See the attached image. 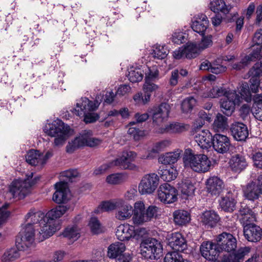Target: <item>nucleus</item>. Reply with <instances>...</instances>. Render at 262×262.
Returning <instances> with one entry per match:
<instances>
[{
  "label": "nucleus",
  "instance_id": "1",
  "mask_svg": "<svg viewBox=\"0 0 262 262\" xmlns=\"http://www.w3.org/2000/svg\"><path fill=\"white\" fill-rule=\"evenodd\" d=\"M25 220L29 222L23 226L16 238L17 246L20 249L30 248L34 243L35 228L46 222V215L41 211L31 208L25 215Z\"/></svg>",
  "mask_w": 262,
  "mask_h": 262
},
{
  "label": "nucleus",
  "instance_id": "2",
  "mask_svg": "<svg viewBox=\"0 0 262 262\" xmlns=\"http://www.w3.org/2000/svg\"><path fill=\"white\" fill-rule=\"evenodd\" d=\"M39 180L38 177L33 178V173L27 176L24 180H16L13 181L9 187L7 195L9 198H18V199L25 198L31 191V188Z\"/></svg>",
  "mask_w": 262,
  "mask_h": 262
},
{
  "label": "nucleus",
  "instance_id": "3",
  "mask_svg": "<svg viewBox=\"0 0 262 262\" xmlns=\"http://www.w3.org/2000/svg\"><path fill=\"white\" fill-rule=\"evenodd\" d=\"M97 102H93L86 97H82L76 103V107L72 111V113L80 117H83L86 123L95 122L98 119L99 115L94 113L98 107Z\"/></svg>",
  "mask_w": 262,
  "mask_h": 262
},
{
  "label": "nucleus",
  "instance_id": "4",
  "mask_svg": "<svg viewBox=\"0 0 262 262\" xmlns=\"http://www.w3.org/2000/svg\"><path fill=\"white\" fill-rule=\"evenodd\" d=\"M43 130L49 136L55 137L54 145L59 147L64 144L70 132V127L62 121L58 120L46 125Z\"/></svg>",
  "mask_w": 262,
  "mask_h": 262
},
{
  "label": "nucleus",
  "instance_id": "5",
  "mask_svg": "<svg viewBox=\"0 0 262 262\" xmlns=\"http://www.w3.org/2000/svg\"><path fill=\"white\" fill-rule=\"evenodd\" d=\"M183 160L185 167H189L198 173L209 171L212 165L210 159L204 154H186Z\"/></svg>",
  "mask_w": 262,
  "mask_h": 262
},
{
  "label": "nucleus",
  "instance_id": "6",
  "mask_svg": "<svg viewBox=\"0 0 262 262\" xmlns=\"http://www.w3.org/2000/svg\"><path fill=\"white\" fill-rule=\"evenodd\" d=\"M141 254L146 259L159 258L163 253V247L160 241L156 238L145 239L140 246Z\"/></svg>",
  "mask_w": 262,
  "mask_h": 262
},
{
  "label": "nucleus",
  "instance_id": "7",
  "mask_svg": "<svg viewBox=\"0 0 262 262\" xmlns=\"http://www.w3.org/2000/svg\"><path fill=\"white\" fill-rule=\"evenodd\" d=\"M159 183V177L155 173L145 174L139 184L138 190L142 195L152 193L157 189Z\"/></svg>",
  "mask_w": 262,
  "mask_h": 262
},
{
  "label": "nucleus",
  "instance_id": "8",
  "mask_svg": "<svg viewBox=\"0 0 262 262\" xmlns=\"http://www.w3.org/2000/svg\"><path fill=\"white\" fill-rule=\"evenodd\" d=\"M241 102L240 96L235 91L229 92L220 101L221 110L223 114L230 116L234 112L235 105H238Z\"/></svg>",
  "mask_w": 262,
  "mask_h": 262
},
{
  "label": "nucleus",
  "instance_id": "9",
  "mask_svg": "<svg viewBox=\"0 0 262 262\" xmlns=\"http://www.w3.org/2000/svg\"><path fill=\"white\" fill-rule=\"evenodd\" d=\"M137 157V154L132 151H124L121 156L111 161L114 166H118L120 169L135 170L137 166L132 162Z\"/></svg>",
  "mask_w": 262,
  "mask_h": 262
},
{
  "label": "nucleus",
  "instance_id": "10",
  "mask_svg": "<svg viewBox=\"0 0 262 262\" xmlns=\"http://www.w3.org/2000/svg\"><path fill=\"white\" fill-rule=\"evenodd\" d=\"M248 74L251 77L250 80L251 92L256 93L259 88L262 90V62L256 63L249 71Z\"/></svg>",
  "mask_w": 262,
  "mask_h": 262
},
{
  "label": "nucleus",
  "instance_id": "11",
  "mask_svg": "<svg viewBox=\"0 0 262 262\" xmlns=\"http://www.w3.org/2000/svg\"><path fill=\"white\" fill-rule=\"evenodd\" d=\"M60 228L59 221H52V220H46V222L41 224L40 230L35 237L39 242L48 238Z\"/></svg>",
  "mask_w": 262,
  "mask_h": 262
},
{
  "label": "nucleus",
  "instance_id": "12",
  "mask_svg": "<svg viewBox=\"0 0 262 262\" xmlns=\"http://www.w3.org/2000/svg\"><path fill=\"white\" fill-rule=\"evenodd\" d=\"M158 192V199L164 204H171L177 201V190L168 183L161 185Z\"/></svg>",
  "mask_w": 262,
  "mask_h": 262
},
{
  "label": "nucleus",
  "instance_id": "13",
  "mask_svg": "<svg viewBox=\"0 0 262 262\" xmlns=\"http://www.w3.org/2000/svg\"><path fill=\"white\" fill-rule=\"evenodd\" d=\"M218 248L221 252L225 251L230 252L234 251L236 248V238L230 233L223 232L216 237Z\"/></svg>",
  "mask_w": 262,
  "mask_h": 262
},
{
  "label": "nucleus",
  "instance_id": "14",
  "mask_svg": "<svg viewBox=\"0 0 262 262\" xmlns=\"http://www.w3.org/2000/svg\"><path fill=\"white\" fill-rule=\"evenodd\" d=\"M144 228L135 230V227L128 224H121L117 229L116 235L117 238L121 241H128L135 237L139 232L144 231Z\"/></svg>",
  "mask_w": 262,
  "mask_h": 262
},
{
  "label": "nucleus",
  "instance_id": "15",
  "mask_svg": "<svg viewBox=\"0 0 262 262\" xmlns=\"http://www.w3.org/2000/svg\"><path fill=\"white\" fill-rule=\"evenodd\" d=\"M54 187L56 191L53 195V201L57 204L67 203L70 199V192L67 182H57Z\"/></svg>",
  "mask_w": 262,
  "mask_h": 262
},
{
  "label": "nucleus",
  "instance_id": "16",
  "mask_svg": "<svg viewBox=\"0 0 262 262\" xmlns=\"http://www.w3.org/2000/svg\"><path fill=\"white\" fill-rule=\"evenodd\" d=\"M200 251L202 255L209 261L217 260L221 252L217 244L215 245L211 242L203 243L200 247Z\"/></svg>",
  "mask_w": 262,
  "mask_h": 262
},
{
  "label": "nucleus",
  "instance_id": "17",
  "mask_svg": "<svg viewBox=\"0 0 262 262\" xmlns=\"http://www.w3.org/2000/svg\"><path fill=\"white\" fill-rule=\"evenodd\" d=\"M230 145V141L227 136L220 134H216L213 136L212 146L217 152H227L229 150Z\"/></svg>",
  "mask_w": 262,
  "mask_h": 262
},
{
  "label": "nucleus",
  "instance_id": "18",
  "mask_svg": "<svg viewBox=\"0 0 262 262\" xmlns=\"http://www.w3.org/2000/svg\"><path fill=\"white\" fill-rule=\"evenodd\" d=\"M132 220L135 225H142L148 220L145 213V205L143 201H137L134 204Z\"/></svg>",
  "mask_w": 262,
  "mask_h": 262
},
{
  "label": "nucleus",
  "instance_id": "19",
  "mask_svg": "<svg viewBox=\"0 0 262 262\" xmlns=\"http://www.w3.org/2000/svg\"><path fill=\"white\" fill-rule=\"evenodd\" d=\"M170 110L169 105L166 103H162L158 106L154 107L152 111L153 122L160 124L168 118Z\"/></svg>",
  "mask_w": 262,
  "mask_h": 262
},
{
  "label": "nucleus",
  "instance_id": "20",
  "mask_svg": "<svg viewBox=\"0 0 262 262\" xmlns=\"http://www.w3.org/2000/svg\"><path fill=\"white\" fill-rule=\"evenodd\" d=\"M232 136L238 141H245L249 136L247 126L243 123L236 122L233 123L230 127Z\"/></svg>",
  "mask_w": 262,
  "mask_h": 262
},
{
  "label": "nucleus",
  "instance_id": "21",
  "mask_svg": "<svg viewBox=\"0 0 262 262\" xmlns=\"http://www.w3.org/2000/svg\"><path fill=\"white\" fill-rule=\"evenodd\" d=\"M168 245L176 252H182L187 248L186 241L181 233L174 232L168 238Z\"/></svg>",
  "mask_w": 262,
  "mask_h": 262
},
{
  "label": "nucleus",
  "instance_id": "22",
  "mask_svg": "<svg viewBox=\"0 0 262 262\" xmlns=\"http://www.w3.org/2000/svg\"><path fill=\"white\" fill-rule=\"evenodd\" d=\"M194 139L203 149L207 150L212 146L213 136L209 130L204 129L197 133Z\"/></svg>",
  "mask_w": 262,
  "mask_h": 262
},
{
  "label": "nucleus",
  "instance_id": "23",
  "mask_svg": "<svg viewBox=\"0 0 262 262\" xmlns=\"http://www.w3.org/2000/svg\"><path fill=\"white\" fill-rule=\"evenodd\" d=\"M229 166L232 172L239 173L248 166L245 157L240 154L233 156L229 161Z\"/></svg>",
  "mask_w": 262,
  "mask_h": 262
},
{
  "label": "nucleus",
  "instance_id": "24",
  "mask_svg": "<svg viewBox=\"0 0 262 262\" xmlns=\"http://www.w3.org/2000/svg\"><path fill=\"white\" fill-rule=\"evenodd\" d=\"M206 188L211 195H219L224 188V184L222 180L215 176L208 178L206 182Z\"/></svg>",
  "mask_w": 262,
  "mask_h": 262
},
{
  "label": "nucleus",
  "instance_id": "25",
  "mask_svg": "<svg viewBox=\"0 0 262 262\" xmlns=\"http://www.w3.org/2000/svg\"><path fill=\"white\" fill-rule=\"evenodd\" d=\"M245 238L249 242H256L259 241L262 235V230L258 226L254 225L245 226L244 227Z\"/></svg>",
  "mask_w": 262,
  "mask_h": 262
},
{
  "label": "nucleus",
  "instance_id": "26",
  "mask_svg": "<svg viewBox=\"0 0 262 262\" xmlns=\"http://www.w3.org/2000/svg\"><path fill=\"white\" fill-rule=\"evenodd\" d=\"M133 207L129 204L120 200L115 214L116 217L120 221H124L129 219L133 215Z\"/></svg>",
  "mask_w": 262,
  "mask_h": 262
},
{
  "label": "nucleus",
  "instance_id": "27",
  "mask_svg": "<svg viewBox=\"0 0 262 262\" xmlns=\"http://www.w3.org/2000/svg\"><path fill=\"white\" fill-rule=\"evenodd\" d=\"M209 21L207 16L203 14L197 15L192 21L191 28L192 30L201 35H203L208 27Z\"/></svg>",
  "mask_w": 262,
  "mask_h": 262
},
{
  "label": "nucleus",
  "instance_id": "28",
  "mask_svg": "<svg viewBox=\"0 0 262 262\" xmlns=\"http://www.w3.org/2000/svg\"><path fill=\"white\" fill-rule=\"evenodd\" d=\"M76 138L81 146L94 147L101 143V141L98 139L92 137V132L90 130L82 131Z\"/></svg>",
  "mask_w": 262,
  "mask_h": 262
},
{
  "label": "nucleus",
  "instance_id": "29",
  "mask_svg": "<svg viewBox=\"0 0 262 262\" xmlns=\"http://www.w3.org/2000/svg\"><path fill=\"white\" fill-rule=\"evenodd\" d=\"M220 208L226 212H231L235 208L236 202L233 194L228 192L225 196H222L219 200Z\"/></svg>",
  "mask_w": 262,
  "mask_h": 262
},
{
  "label": "nucleus",
  "instance_id": "30",
  "mask_svg": "<svg viewBox=\"0 0 262 262\" xmlns=\"http://www.w3.org/2000/svg\"><path fill=\"white\" fill-rule=\"evenodd\" d=\"M250 250V248L248 247L241 248L234 254L224 255L222 262H242Z\"/></svg>",
  "mask_w": 262,
  "mask_h": 262
},
{
  "label": "nucleus",
  "instance_id": "31",
  "mask_svg": "<svg viewBox=\"0 0 262 262\" xmlns=\"http://www.w3.org/2000/svg\"><path fill=\"white\" fill-rule=\"evenodd\" d=\"M170 142L168 140H164L155 143L152 148L148 151L147 155H143L140 156L142 159H153L156 154L163 150L166 147L168 146Z\"/></svg>",
  "mask_w": 262,
  "mask_h": 262
},
{
  "label": "nucleus",
  "instance_id": "32",
  "mask_svg": "<svg viewBox=\"0 0 262 262\" xmlns=\"http://www.w3.org/2000/svg\"><path fill=\"white\" fill-rule=\"evenodd\" d=\"M251 112L256 120L262 121V94L253 96Z\"/></svg>",
  "mask_w": 262,
  "mask_h": 262
},
{
  "label": "nucleus",
  "instance_id": "33",
  "mask_svg": "<svg viewBox=\"0 0 262 262\" xmlns=\"http://www.w3.org/2000/svg\"><path fill=\"white\" fill-rule=\"evenodd\" d=\"M244 193L247 199L254 201L258 199L262 192L256 185V182L252 181L247 185L244 190Z\"/></svg>",
  "mask_w": 262,
  "mask_h": 262
},
{
  "label": "nucleus",
  "instance_id": "34",
  "mask_svg": "<svg viewBox=\"0 0 262 262\" xmlns=\"http://www.w3.org/2000/svg\"><path fill=\"white\" fill-rule=\"evenodd\" d=\"M220 219L217 213L212 210L205 211L202 216V222L203 224L210 228L215 226Z\"/></svg>",
  "mask_w": 262,
  "mask_h": 262
},
{
  "label": "nucleus",
  "instance_id": "35",
  "mask_svg": "<svg viewBox=\"0 0 262 262\" xmlns=\"http://www.w3.org/2000/svg\"><path fill=\"white\" fill-rule=\"evenodd\" d=\"M182 152V150L177 149L174 151L166 153L159 158V162L164 165L174 164L177 162Z\"/></svg>",
  "mask_w": 262,
  "mask_h": 262
},
{
  "label": "nucleus",
  "instance_id": "36",
  "mask_svg": "<svg viewBox=\"0 0 262 262\" xmlns=\"http://www.w3.org/2000/svg\"><path fill=\"white\" fill-rule=\"evenodd\" d=\"M125 249V246L123 243L115 242L108 247L107 256L112 259L117 258L124 252Z\"/></svg>",
  "mask_w": 262,
  "mask_h": 262
},
{
  "label": "nucleus",
  "instance_id": "37",
  "mask_svg": "<svg viewBox=\"0 0 262 262\" xmlns=\"http://www.w3.org/2000/svg\"><path fill=\"white\" fill-rule=\"evenodd\" d=\"M69 206L67 205H60L51 209L46 214V219L52 221H59L56 219L60 217L69 209Z\"/></svg>",
  "mask_w": 262,
  "mask_h": 262
},
{
  "label": "nucleus",
  "instance_id": "38",
  "mask_svg": "<svg viewBox=\"0 0 262 262\" xmlns=\"http://www.w3.org/2000/svg\"><path fill=\"white\" fill-rule=\"evenodd\" d=\"M209 7L212 11L216 13L222 12L226 14L230 10V8L226 5L225 0H211Z\"/></svg>",
  "mask_w": 262,
  "mask_h": 262
},
{
  "label": "nucleus",
  "instance_id": "39",
  "mask_svg": "<svg viewBox=\"0 0 262 262\" xmlns=\"http://www.w3.org/2000/svg\"><path fill=\"white\" fill-rule=\"evenodd\" d=\"M173 221L176 224L180 226L185 225L190 221L189 213L183 210H178L173 213Z\"/></svg>",
  "mask_w": 262,
  "mask_h": 262
},
{
  "label": "nucleus",
  "instance_id": "40",
  "mask_svg": "<svg viewBox=\"0 0 262 262\" xmlns=\"http://www.w3.org/2000/svg\"><path fill=\"white\" fill-rule=\"evenodd\" d=\"M16 245L17 243L16 242ZM26 249H20L16 246V248H12L7 250L2 256L3 262H11L15 260L20 256L19 251H25Z\"/></svg>",
  "mask_w": 262,
  "mask_h": 262
},
{
  "label": "nucleus",
  "instance_id": "41",
  "mask_svg": "<svg viewBox=\"0 0 262 262\" xmlns=\"http://www.w3.org/2000/svg\"><path fill=\"white\" fill-rule=\"evenodd\" d=\"M158 173L160 174L161 178L166 182H170L174 180L178 174L177 170L171 166L168 168L160 167L158 170Z\"/></svg>",
  "mask_w": 262,
  "mask_h": 262
},
{
  "label": "nucleus",
  "instance_id": "42",
  "mask_svg": "<svg viewBox=\"0 0 262 262\" xmlns=\"http://www.w3.org/2000/svg\"><path fill=\"white\" fill-rule=\"evenodd\" d=\"M26 161L29 164L36 166L42 165L41 161V153L38 150H30L26 156Z\"/></svg>",
  "mask_w": 262,
  "mask_h": 262
},
{
  "label": "nucleus",
  "instance_id": "43",
  "mask_svg": "<svg viewBox=\"0 0 262 262\" xmlns=\"http://www.w3.org/2000/svg\"><path fill=\"white\" fill-rule=\"evenodd\" d=\"M121 199H115L108 201H104L101 203L98 208L95 210V212L98 213L99 210L102 211H110L117 209Z\"/></svg>",
  "mask_w": 262,
  "mask_h": 262
},
{
  "label": "nucleus",
  "instance_id": "44",
  "mask_svg": "<svg viewBox=\"0 0 262 262\" xmlns=\"http://www.w3.org/2000/svg\"><path fill=\"white\" fill-rule=\"evenodd\" d=\"M128 178L126 173H115L108 175L106 178V182L111 185H117L125 181Z\"/></svg>",
  "mask_w": 262,
  "mask_h": 262
},
{
  "label": "nucleus",
  "instance_id": "45",
  "mask_svg": "<svg viewBox=\"0 0 262 262\" xmlns=\"http://www.w3.org/2000/svg\"><path fill=\"white\" fill-rule=\"evenodd\" d=\"M227 126V118L220 113L217 114L212 125L213 128L219 132L226 129Z\"/></svg>",
  "mask_w": 262,
  "mask_h": 262
},
{
  "label": "nucleus",
  "instance_id": "46",
  "mask_svg": "<svg viewBox=\"0 0 262 262\" xmlns=\"http://www.w3.org/2000/svg\"><path fill=\"white\" fill-rule=\"evenodd\" d=\"M185 51V58L191 59L198 56L201 51L195 43H188L184 47Z\"/></svg>",
  "mask_w": 262,
  "mask_h": 262
},
{
  "label": "nucleus",
  "instance_id": "47",
  "mask_svg": "<svg viewBox=\"0 0 262 262\" xmlns=\"http://www.w3.org/2000/svg\"><path fill=\"white\" fill-rule=\"evenodd\" d=\"M62 234L64 237L73 241H76L80 236L79 228L76 225L66 228Z\"/></svg>",
  "mask_w": 262,
  "mask_h": 262
},
{
  "label": "nucleus",
  "instance_id": "48",
  "mask_svg": "<svg viewBox=\"0 0 262 262\" xmlns=\"http://www.w3.org/2000/svg\"><path fill=\"white\" fill-rule=\"evenodd\" d=\"M195 187L192 182L189 179L182 181L181 186V191L183 195L186 196H192L194 192Z\"/></svg>",
  "mask_w": 262,
  "mask_h": 262
},
{
  "label": "nucleus",
  "instance_id": "49",
  "mask_svg": "<svg viewBox=\"0 0 262 262\" xmlns=\"http://www.w3.org/2000/svg\"><path fill=\"white\" fill-rule=\"evenodd\" d=\"M232 91H228L223 87L215 86L210 90L207 95H205V97L210 98H217L223 96L226 97V95H227V93Z\"/></svg>",
  "mask_w": 262,
  "mask_h": 262
},
{
  "label": "nucleus",
  "instance_id": "50",
  "mask_svg": "<svg viewBox=\"0 0 262 262\" xmlns=\"http://www.w3.org/2000/svg\"><path fill=\"white\" fill-rule=\"evenodd\" d=\"M196 103L193 97H188L183 100L181 103V108L184 113H188L192 111Z\"/></svg>",
  "mask_w": 262,
  "mask_h": 262
},
{
  "label": "nucleus",
  "instance_id": "51",
  "mask_svg": "<svg viewBox=\"0 0 262 262\" xmlns=\"http://www.w3.org/2000/svg\"><path fill=\"white\" fill-rule=\"evenodd\" d=\"M143 71L140 69H130L128 72V80L133 82H138L143 78Z\"/></svg>",
  "mask_w": 262,
  "mask_h": 262
},
{
  "label": "nucleus",
  "instance_id": "52",
  "mask_svg": "<svg viewBox=\"0 0 262 262\" xmlns=\"http://www.w3.org/2000/svg\"><path fill=\"white\" fill-rule=\"evenodd\" d=\"M168 53V50L165 46H157L153 50L152 54L155 58L158 59H164Z\"/></svg>",
  "mask_w": 262,
  "mask_h": 262
},
{
  "label": "nucleus",
  "instance_id": "53",
  "mask_svg": "<svg viewBox=\"0 0 262 262\" xmlns=\"http://www.w3.org/2000/svg\"><path fill=\"white\" fill-rule=\"evenodd\" d=\"M145 80L147 81H153L159 77V72L158 67L156 65L150 67H147L145 72Z\"/></svg>",
  "mask_w": 262,
  "mask_h": 262
},
{
  "label": "nucleus",
  "instance_id": "54",
  "mask_svg": "<svg viewBox=\"0 0 262 262\" xmlns=\"http://www.w3.org/2000/svg\"><path fill=\"white\" fill-rule=\"evenodd\" d=\"M188 125L181 123H173L169 124L165 129V131L170 133H181L187 129Z\"/></svg>",
  "mask_w": 262,
  "mask_h": 262
},
{
  "label": "nucleus",
  "instance_id": "55",
  "mask_svg": "<svg viewBox=\"0 0 262 262\" xmlns=\"http://www.w3.org/2000/svg\"><path fill=\"white\" fill-rule=\"evenodd\" d=\"M89 226L91 229L92 232L94 234H99L103 232V228L100 223L96 217H91Z\"/></svg>",
  "mask_w": 262,
  "mask_h": 262
},
{
  "label": "nucleus",
  "instance_id": "56",
  "mask_svg": "<svg viewBox=\"0 0 262 262\" xmlns=\"http://www.w3.org/2000/svg\"><path fill=\"white\" fill-rule=\"evenodd\" d=\"M182 255L178 252L173 251L167 253L164 259V262H183Z\"/></svg>",
  "mask_w": 262,
  "mask_h": 262
},
{
  "label": "nucleus",
  "instance_id": "57",
  "mask_svg": "<svg viewBox=\"0 0 262 262\" xmlns=\"http://www.w3.org/2000/svg\"><path fill=\"white\" fill-rule=\"evenodd\" d=\"M241 99H243L246 102L249 103L253 101V96L251 94L247 84H243L241 89Z\"/></svg>",
  "mask_w": 262,
  "mask_h": 262
},
{
  "label": "nucleus",
  "instance_id": "58",
  "mask_svg": "<svg viewBox=\"0 0 262 262\" xmlns=\"http://www.w3.org/2000/svg\"><path fill=\"white\" fill-rule=\"evenodd\" d=\"M212 45V36L211 35L204 36L202 37L200 42L197 44L198 48L201 51L207 48H209Z\"/></svg>",
  "mask_w": 262,
  "mask_h": 262
},
{
  "label": "nucleus",
  "instance_id": "59",
  "mask_svg": "<svg viewBox=\"0 0 262 262\" xmlns=\"http://www.w3.org/2000/svg\"><path fill=\"white\" fill-rule=\"evenodd\" d=\"M256 214L252 212L249 214H247L245 216L239 217V221L243 224L244 227L247 225H254L253 223L256 221Z\"/></svg>",
  "mask_w": 262,
  "mask_h": 262
},
{
  "label": "nucleus",
  "instance_id": "60",
  "mask_svg": "<svg viewBox=\"0 0 262 262\" xmlns=\"http://www.w3.org/2000/svg\"><path fill=\"white\" fill-rule=\"evenodd\" d=\"M151 81H146L145 80V82L143 85V92L145 95H149V100L150 101V97L151 93L155 91H156L158 86L157 85L150 82Z\"/></svg>",
  "mask_w": 262,
  "mask_h": 262
},
{
  "label": "nucleus",
  "instance_id": "61",
  "mask_svg": "<svg viewBox=\"0 0 262 262\" xmlns=\"http://www.w3.org/2000/svg\"><path fill=\"white\" fill-rule=\"evenodd\" d=\"M78 176L79 173L76 169L68 170L60 173L61 177H65L67 178L66 180H64L63 182L68 181L72 182L73 179L76 178L78 177Z\"/></svg>",
  "mask_w": 262,
  "mask_h": 262
},
{
  "label": "nucleus",
  "instance_id": "62",
  "mask_svg": "<svg viewBox=\"0 0 262 262\" xmlns=\"http://www.w3.org/2000/svg\"><path fill=\"white\" fill-rule=\"evenodd\" d=\"M245 57L248 61H254L262 57V45L257 46L251 53Z\"/></svg>",
  "mask_w": 262,
  "mask_h": 262
},
{
  "label": "nucleus",
  "instance_id": "63",
  "mask_svg": "<svg viewBox=\"0 0 262 262\" xmlns=\"http://www.w3.org/2000/svg\"><path fill=\"white\" fill-rule=\"evenodd\" d=\"M254 167L262 169V152L257 151L252 154L251 157Z\"/></svg>",
  "mask_w": 262,
  "mask_h": 262
},
{
  "label": "nucleus",
  "instance_id": "64",
  "mask_svg": "<svg viewBox=\"0 0 262 262\" xmlns=\"http://www.w3.org/2000/svg\"><path fill=\"white\" fill-rule=\"evenodd\" d=\"M158 212V207L156 206H149L145 210L146 217L148 222L150 221L152 219L157 216Z\"/></svg>",
  "mask_w": 262,
  "mask_h": 262
}]
</instances>
